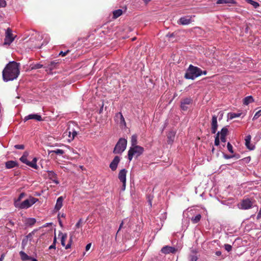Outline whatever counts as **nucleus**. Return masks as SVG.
Returning a JSON list of instances; mask_svg holds the SVG:
<instances>
[{
	"label": "nucleus",
	"mask_w": 261,
	"mask_h": 261,
	"mask_svg": "<svg viewBox=\"0 0 261 261\" xmlns=\"http://www.w3.org/2000/svg\"><path fill=\"white\" fill-rule=\"evenodd\" d=\"M20 64L15 61L10 62L3 71V78L5 82L13 81L18 76Z\"/></svg>",
	"instance_id": "obj_1"
},
{
	"label": "nucleus",
	"mask_w": 261,
	"mask_h": 261,
	"mask_svg": "<svg viewBox=\"0 0 261 261\" xmlns=\"http://www.w3.org/2000/svg\"><path fill=\"white\" fill-rule=\"evenodd\" d=\"M201 69L197 66L190 65L185 74V78L189 80H195L201 75Z\"/></svg>",
	"instance_id": "obj_2"
},
{
	"label": "nucleus",
	"mask_w": 261,
	"mask_h": 261,
	"mask_svg": "<svg viewBox=\"0 0 261 261\" xmlns=\"http://www.w3.org/2000/svg\"><path fill=\"white\" fill-rule=\"evenodd\" d=\"M144 151V148L138 145L131 146L128 151V160L129 162H130L134 156H136V158H138L143 153Z\"/></svg>",
	"instance_id": "obj_3"
},
{
	"label": "nucleus",
	"mask_w": 261,
	"mask_h": 261,
	"mask_svg": "<svg viewBox=\"0 0 261 261\" xmlns=\"http://www.w3.org/2000/svg\"><path fill=\"white\" fill-rule=\"evenodd\" d=\"M38 201V199L31 197L23 201L18 203V201L14 202V205L16 207L20 209H27L32 206Z\"/></svg>",
	"instance_id": "obj_4"
},
{
	"label": "nucleus",
	"mask_w": 261,
	"mask_h": 261,
	"mask_svg": "<svg viewBox=\"0 0 261 261\" xmlns=\"http://www.w3.org/2000/svg\"><path fill=\"white\" fill-rule=\"evenodd\" d=\"M127 140L124 138H120L116 143L114 150V154H121L126 149Z\"/></svg>",
	"instance_id": "obj_5"
},
{
	"label": "nucleus",
	"mask_w": 261,
	"mask_h": 261,
	"mask_svg": "<svg viewBox=\"0 0 261 261\" xmlns=\"http://www.w3.org/2000/svg\"><path fill=\"white\" fill-rule=\"evenodd\" d=\"M60 234L61 235V245L65 247V248L66 249H68L70 248L71 247L72 242V237H70L68 243L66 245H65V241H66V239L67 237V234L66 233H62L61 232V233H60L59 236Z\"/></svg>",
	"instance_id": "obj_6"
},
{
	"label": "nucleus",
	"mask_w": 261,
	"mask_h": 261,
	"mask_svg": "<svg viewBox=\"0 0 261 261\" xmlns=\"http://www.w3.org/2000/svg\"><path fill=\"white\" fill-rule=\"evenodd\" d=\"M115 121L122 126H126V122L122 114L118 112L115 114Z\"/></svg>",
	"instance_id": "obj_7"
},
{
	"label": "nucleus",
	"mask_w": 261,
	"mask_h": 261,
	"mask_svg": "<svg viewBox=\"0 0 261 261\" xmlns=\"http://www.w3.org/2000/svg\"><path fill=\"white\" fill-rule=\"evenodd\" d=\"M12 30L10 28H8L6 31L5 43L10 44L14 40Z\"/></svg>",
	"instance_id": "obj_8"
},
{
	"label": "nucleus",
	"mask_w": 261,
	"mask_h": 261,
	"mask_svg": "<svg viewBox=\"0 0 261 261\" xmlns=\"http://www.w3.org/2000/svg\"><path fill=\"white\" fill-rule=\"evenodd\" d=\"M177 250L178 248L175 247L165 246L162 248L161 252L164 254L174 253Z\"/></svg>",
	"instance_id": "obj_9"
},
{
	"label": "nucleus",
	"mask_w": 261,
	"mask_h": 261,
	"mask_svg": "<svg viewBox=\"0 0 261 261\" xmlns=\"http://www.w3.org/2000/svg\"><path fill=\"white\" fill-rule=\"evenodd\" d=\"M47 176L48 178L52 180V181L56 184V185H58L59 184V181L57 179V174L52 170H47Z\"/></svg>",
	"instance_id": "obj_10"
},
{
	"label": "nucleus",
	"mask_w": 261,
	"mask_h": 261,
	"mask_svg": "<svg viewBox=\"0 0 261 261\" xmlns=\"http://www.w3.org/2000/svg\"><path fill=\"white\" fill-rule=\"evenodd\" d=\"M252 203L249 199L243 200L241 203L240 208L243 210H247L251 208Z\"/></svg>",
	"instance_id": "obj_11"
},
{
	"label": "nucleus",
	"mask_w": 261,
	"mask_h": 261,
	"mask_svg": "<svg viewBox=\"0 0 261 261\" xmlns=\"http://www.w3.org/2000/svg\"><path fill=\"white\" fill-rule=\"evenodd\" d=\"M218 128L217 116L213 115L212 116L211 122V131L212 134H215Z\"/></svg>",
	"instance_id": "obj_12"
},
{
	"label": "nucleus",
	"mask_w": 261,
	"mask_h": 261,
	"mask_svg": "<svg viewBox=\"0 0 261 261\" xmlns=\"http://www.w3.org/2000/svg\"><path fill=\"white\" fill-rule=\"evenodd\" d=\"M120 158L118 156H115L110 164V168L112 171H115L117 168L118 165L120 162Z\"/></svg>",
	"instance_id": "obj_13"
},
{
	"label": "nucleus",
	"mask_w": 261,
	"mask_h": 261,
	"mask_svg": "<svg viewBox=\"0 0 261 261\" xmlns=\"http://www.w3.org/2000/svg\"><path fill=\"white\" fill-rule=\"evenodd\" d=\"M192 100L190 98H186L182 100L180 103V108L182 110L186 111L188 109L187 105L191 104Z\"/></svg>",
	"instance_id": "obj_14"
},
{
	"label": "nucleus",
	"mask_w": 261,
	"mask_h": 261,
	"mask_svg": "<svg viewBox=\"0 0 261 261\" xmlns=\"http://www.w3.org/2000/svg\"><path fill=\"white\" fill-rule=\"evenodd\" d=\"M30 119H35L38 121H41L42 120V117L41 115L37 114H30L28 116H26L24 118V121L25 122Z\"/></svg>",
	"instance_id": "obj_15"
},
{
	"label": "nucleus",
	"mask_w": 261,
	"mask_h": 261,
	"mask_svg": "<svg viewBox=\"0 0 261 261\" xmlns=\"http://www.w3.org/2000/svg\"><path fill=\"white\" fill-rule=\"evenodd\" d=\"M251 139V136L250 135L246 136L245 141V145L246 147L249 149L250 150H253L255 149V145L251 144L250 143Z\"/></svg>",
	"instance_id": "obj_16"
},
{
	"label": "nucleus",
	"mask_w": 261,
	"mask_h": 261,
	"mask_svg": "<svg viewBox=\"0 0 261 261\" xmlns=\"http://www.w3.org/2000/svg\"><path fill=\"white\" fill-rule=\"evenodd\" d=\"M127 171L125 169H121L118 173V179L121 182L126 181V173Z\"/></svg>",
	"instance_id": "obj_17"
},
{
	"label": "nucleus",
	"mask_w": 261,
	"mask_h": 261,
	"mask_svg": "<svg viewBox=\"0 0 261 261\" xmlns=\"http://www.w3.org/2000/svg\"><path fill=\"white\" fill-rule=\"evenodd\" d=\"M63 200L64 198L62 196H60L58 198L54 208L55 211H58L63 206Z\"/></svg>",
	"instance_id": "obj_18"
},
{
	"label": "nucleus",
	"mask_w": 261,
	"mask_h": 261,
	"mask_svg": "<svg viewBox=\"0 0 261 261\" xmlns=\"http://www.w3.org/2000/svg\"><path fill=\"white\" fill-rule=\"evenodd\" d=\"M58 63L55 61H51L47 65L45 66L44 68L47 72H50L54 69H55Z\"/></svg>",
	"instance_id": "obj_19"
},
{
	"label": "nucleus",
	"mask_w": 261,
	"mask_h": 261,
	"mask_svg": "<svg viewBox=\"0 0 261 261\" xmlns=\"http://www.w3.org/2000/svg\"><path fill=\"white\" fill-rule=\"evenodd\" d=\"M191 22V18L187 17H182L179 19V23L182 25H188Z\"/></svg>",
	"instance_id": "obj_20"
},
{
	"label": "nucleus",
	"mask_w": 261,
	"mask_h": 261,
	"mask_svg": "<svg viewBox=\"0 0 261 261\" xmlns=\"http://www.w3.org/2000/svg\"><path fill=\"white\" fill-rule=\"evenodd\" d=\"M37 158H34L33 160L31 162H29L28 164V166L35 169H38L39 167L37 165Z\"/></svg>",
	"instance_id": "obj_21"
},
{
	"label": "nucleus",
	"mask_w": 261,
	"mask_h": 261,
	"mask_svg": "<svg viewBox=\"0 0 261 261\" xmlns=\"http://www.w3.org/2000/svg\"><path fill=\"white\" fill-rule=\"evenodd\" d=\"M175 135V132L173 131L170 132L168 135H167V138H168V143L169 144H171L173 142L174 138Z\"/></svg>",
	"instance_id": "obj_22"
},
{
	"label": "nucleus",
	"mask_w": 261,
	"mask_h": 261,
	"mask_svg": "<svg viewBox=\"0 0 261 261\" xmlns=\"http://www.w3.org/2000/svg\"><path fill=\"white\" fill-rule=\"evenodd\" d=\"M17 165V163L15 161H9L6 163V167L7 169H11Z\"/></svg>",
	"instance_id": "obj_23"
},
{
	"label": "nucleus",
	"mask_w": 261,
	"mask_h": 261,
	"mask_svg": "<svg viewBox=\"0 0 261 261\" xmlns=\"http://www.w3.org/2000/svg\"><path fill=\"white\" fill-rule=\"evenodd\" d=\"M68 134H69V135H68V137H69L68 142H71L72 140H73L74 138L77 135V132L74 130H72V132L69 131Z\"/></svg>",
	"instance_id": "obj_24"
},
{
	"label": "nucleus",
	"mask_w": 261,
	"mask_h": 261,
	"mask_svg": "<svg viewBox=\"0 0 261 261\" xmlns=\"http://www.w3.org/2000/svg\"><path fill=\"white\" fill-rule=\"evenodd\" d=\"M28 155H29L28 152H27V151H25V152H24L23 153V155H22V156L20 158V161L22 163H24V164H26V165H28V163H29V161L27 160V157H28Z\"/></svg>",
	"instance_id": "obj_25"
},
{
	"label": "nucleus",
	"mask_w": 261,
	"mask_h": 261,
	"mask_svg": "<svg viewBox=\"0 0 261 261\" xmlns=\"http://www.w3.org/2000/svg\"><path fill=\"white\" fill-rule=\"evenodd\" d=\"M254 101V99L252 96H248L243 99V104L248 105L249 103Z\"/></svg>",
	"instance_id": "obj_26"
},
{
	"label": "nucleus",
	"mask_w": 261,
	"mask_h": 261,
	"mask_svg": "<svg viewBox=\"0 0 261 261\" xmlns=\"http://www.w3.org/2000/svg\"><path fill=\"white\" fill-rule=\"evenodd\" d=\"M201 215L200 214H197L196 216H193L191 218V221L193 223H197L201 219Z\"/></svg>",
	"instance_id": "obj_27"
},
{
	"label": "nucleus",
	"mask_w": 261,
	"mask_h": 261,
	"mask_svg": "<svg viewBox=\"0 0 261 261\" xmlns=\"http://www.w3.org/2000/svg\"><path fill=\"white\" fill-rule=\"evenodd\" d=\"M241 114L242 113H229L228 117L230 119H232L240 117Z\"/></svg>",
	"instance_id": "obj_28"
},
{
	"label": "nucleus",
	"mask_w": 261,
	"mask_h": 261,
	"mask_svg": "<svg viewBox=\"0 0 261 261\" xmlns=\"http://www.w3.org/2000/svg\"><path fill=\"white\" fill-rule=\"evenodd\" d=\"M236 2L234 0H217V4H235Z\"/></svg>",
	"instance_id": "obj_29"
},
{
	"label": "nucleus",
	"mask_w": 261,
	"mask_h": 261,
	"mask_svg": "<svg viewBox=\"0 0 261 261\" xmlns=\"http://www.w3.org/2000/svg\"><path fill=\"white\" fill-rule=\"evenodd\" d=\"M19 254L21 257V259L23 261L28 260L30 259V257L29 255H28L24 252H23L22 251H21L19 252Z\"/></svg>",
	"instance_id": "obj_30"
},
{
	"label": "nucleus",
	"mask_w": 261,
	"mask_h": 261,
	"mask_svg": "<svg viewBox=\"0 0 261 261\" xmlns=\"http://www.w3.org/2000/svg\"><path fill=\"white\" fill-rule=\"evenodd\" d=\"M36 220L34 218H29L26 221V224L28 226H32L35 224Z\"/></svg>",
	"instance_id": "obj_31"
},
{
	"label": "nucleus",
	"mask_w": 261,
	"mask_h": 261,
	"mask_svg": "<svg viewBox=\"0 0 261 261\" xmlns=\"http://www.w3.org/2000/svg\"><path fill=\"white\" fill-rule=\"evenodd\" d=\"M219 132V136L226 137L228 132V130L226 127H224L221 129V131Z\"/></svg>",
	"instance_id": "obj_32"
},
{
	"label": "nucleus",
	"mask_w": 261,
	"mask_h": 261,
	"mask_svg": "<svg viewBox=\"0 0 261 261\" xmlns=\"http://www.w3.org/2000/svg\"><path fill=\"white\" fill-rule=\"evenodd\" d=\"M122 14V10L121 9L116 10L113 11V17L115 18H118Z\"/></svg>",
	"instance_id": "obj_33"
},
{
	"label": "nucleus",
	"mask_w": 261,
	"mask_h": 261,
	"mask_svg": "<svg viewBox=\"0 0 261 261\" xmlns=\"http://www.w3.org/2000/svg\"><path fill=\"white\" fill-rule=\"evenodd\" d=\"M131 144L132 146H138L137 144V136L134 135L131 137Z\"/></svg>",
	"instance_id": "obj_34"
},
{
	"label": "nucleus",
	"mask_w": 261,
	"mask_h": 261,
	"mask_svg": "<svg viewBox=\"0 0 261 261\" xmlns=\"http://www.w3.org/2000/svg\"><path fill=\"white\" fill-rule=\"evenodd\" d=\"M214 144L215 146H220L219 132H218L215 136Z\"/></svg>",
	"instance_id": "obj_35"
},
{
	"label": "nucleus",
	"mask_w": 261,
	"mask_h": 261,
	"mask_svg": "<svg viewBox=\"0 0 261 261\" xmlns=\"http://www.w3.org/2000/svg\"><path fill=\"white\" fill-rule=\"evenodd\" d=\"M50 153L53 152L57 154L62 155L64 153V151L62 149H57L56 150H51L49 151Z\"/></svg>",
	"instance_id": "obj_36"
},
{
	"label": "nucleus",
	"mask_w": 261,
	"mask_h": 261,
	"mask_svg": "<svg viewBox=\"0 0 261 261\" xmlns=\"http://www.w3.org/2000/svg\"><path fill=\"white\" fill-rule=\"evenodd\" d=\"M44 66L42 64H41L40 63H37V64L32 65V69H38L41 68L42 67L44 68Z\"/></svg>",
	"instance_id": "obj_37"
},
{
	"label": "nucleus",
	"mask_w": 261,
	"mask_h": 261,
	"mask_svg": "<svg viewBox=\"0 0 261 261\" xmlns=\"http://www.w3.org/2000/svg\"><path fill=\"white\" fill-rule=\"evenodd\" d=\"M248 3L253 6L255 8H258L259 6V4L257 2L254 1L253 0H248Z\"/></svg>",
	"instance_id": "obj_38"
},
{
	"label": "nucleus",
	"mask_w": 261,
	"mask_h": 261,
	"mask_svg": "<svg viewBox=\"0 0 261 261\" xmlns=\"http://www.w3.org/2000/svg\"><path fill=\"white\" fill-rule=\"evenodd\" d=\"M197 256L195 254H190L189 256V261H197Z\"/></svg>",
	"instance_id": "obj_39"
},
{
	"label": "nucleus",
	"mask_w": 261,
	"mask_h": 261,
	"mask_svg": "<svg viewBox=\"0 0 261 261\" xmlns=\"http://www.w3.org/2000/svg\"><path fill=\"white\" fill-rule=\"evenodd\" d=\"M37 231V229H34L33 231H32L31 232L29 233L27 236V238L28 239H29L30 240H31L32 238H33V235L34 234L35 232Z\"/></svg>",
	"instance_id": "obj_40"
},
{
	"label": "nucleus",
	"mask_w": 261,
	"mask_h": 261,
	"mask_svg": "<svg viewBox=\"0 0 261 261\" xmlns=\"http://www.w3.org/2000/svg\"><path fill=\"white\" fill-rule=\"evenodd\" d=\"M261 116V110H259L255 114L254 116L253 117V120H255L257 119L258 117Z\"/></svg>",
	"instance_id": "obj_41"
},
{
	"label": "nucleus",
	"mask_w": 261,
	"mask_h": 261,
	"mask_svg": "<svg viewBox=\"0 0 261 261\" xmlns=\"http://www.w3.org/2000/svg\"><path fill=\"white\" fill-rule=\"evenodd\" d=\"M227 148L228 150L230 153H233V147H232V145L229 142L227 143Z\"/></svg>",
	"instance_id": "obj_42"
},
{
	"label": "nucleus",
	"mask_w": 261,
	"mask_h": 261,
	"mask_svg": "<svg viewBox=\"0 0 261 261\" xmlns=\"http://www.w3.org/2000/svg\"><path fill=\"white\" fill-rule=\"evenodd\" d=\"M224 248L227 251L229 252L232 249V246L229 244H225Z\"/></svg>",
	"instance_id": "obj_43"
},
{
	"label": "nucleus",
	"mask_w": 261,
	"mask_h": 261,
	"mask_svg": "<svg viewBox=\"0 0 261 261\" xmlns=\"http://www.w3.org/2000/svg\"><path fill=\"white\" fill-rule=\"evenodd\" d=\"M24 196V193H21L19 194L18 199L15 200V201H18V203H20L19 201L23 198V197Z\"/></svg>",
	"instance_id": "obj_44"
},
{
	"label": "nucleus",
	"mask_w": 261,
	"mask_h": 261,
	"mask_svg": "<svg viewBox=\"0 0 261 261\" xmlns=\"http://www.w3.org/2000/svg\"><path fill=\"white\" fill-rule=\"evenodd\" d=\"M14 147L17 149H23L24 146L22 144H17L14 146Z\"/></svg>",
	"instance_id": "obj_45"
},
{
	"label": "nucleus",
	"mask_w": 261,
	"mask_h": 261,
	"mask_svg": "<svg viewBox=\"0 0 261 261\" xmlns=\"http://www.w3.org/2000/svg\"><path fill=\"white\" fill-rule=\"evenodd\" d=\"M220 139L221 140V142L224 143L223 144H222V146L223 147H225V143L226 141V137L220 136Z\"/></svg>",
	"instance_id": "obj_46"
},
{
	"label": "nucleus",
	"mask_w": 261,
	"mask_h": 261,
	"mask_svg": "<svg viewBox=\"0 0 261 261\" xmlns=\"http://www.w3.org/2000/svg\"><path fill=\"white\" fill-rule=\"evenodd\" d=\"M69 52V50H67L65 51H61L59 54V56H61L62 57H64Z\"/></svg>",
	"instance_id": "obj_47"
},
{
	"label": "nucleus",
	"mask_w": 261,
	"mask_h": 261,
	"mask_svg": "<svg viewBox=\"0 0 261 261\" xmlns=\"http://www.w3.org/2000/svg\"><path fill=\"white\" fill-rule=\"evenodd\" d=\"M235 156V155H227L223 154V157L225 159H230Z\"/></svg>",
	"instance_id": "obj_48"
},
{
	"label": "nucleus",
	"mask_w": 261,
	"mask_h": 261,
	"mask_svg": "<svg viewBox=\"0 0 261 261\" xmlns=\"http://www.w3.org/2000/svg\"><path fill=\"white\" fill-rule=\"evenodd\" d=\"M6 6V2L5 0H0V8L5 7Z\"/></svg>",
	"instance_id": "obj_49"
},
{
	"label": "nucleus",
	"mask_w": 261,
	"mask_h": 261,
	"mask_svg": "<svg viewBox=\"0 0 261 261\" xmlns=\"http://www.w3.org/2000/svg\"><path fill=\"white\" fill-rule=\"evenodd\" d=\"M122 182V186L121 187V190L122 191H124L125 190L126 188V181H123Z\"/></svg>",
	"instance_id": "obj_50"
},
{
	"label": "nucleus",
	"mask_w": 261,
	"mask_h": 261,
	"mask_svg": "<svg viewBox=\"0 0 261 261\" xmlns=\"http://www.w3.org/2000/svg\"><path fill=\"white\" fill-rule=\"evenodd\" d=\"M58 222H59L60 226L61 227H63V225L62 222V221L61 220V218H60V214H59L58 215Z\"/></svg>",
	"instance_id": "obj_51"
},
{
	"label": "nucleus",
	"mask_w": 261,
	"mask_h": 261,
	"mask_svg": "<svg viewBox=\"0 0 261 261\" xmlns=\"http://www.w3.org/2000/svg\"><path fill=\"white\" fill-rule=\"evenodd\" d=\"M82 222V219H80L78 222L75 224V227L77 228H79L81 226V223Z\"/></svg>",
	"instance_id": "obj_52"
},
{
	"label": "nucleus",
	"mask_w": 261,
	"mask_h": 261,
	"mask_svg": "<svg viewBox=\"0 0 261 261\" xmlns=\"http://www.w3.org/2000/svg\"><path fill=\"white\" fill-rule=\"evenodd\" d=\"M91 247V243H89L86 246V248H85V249H86V251H88L90 248Z\"/></svg>",
	"instance_id": "obj_53"
},
{
	"label": "nucleus",
	"mask_w": 261,
	"mask_h": 261,
	"mask_svg": "<svg viewBox=\"0 0 261 261\" xmlns=\"http://www.w3.org/2000/svg\"><path fill=\"white\" fill-rule=\"evenodd\" d=\"M56 249V245L55 244V243H53V244L51 245L49 247V249Z\"/></svg>",
	"instance_id": "obj_54"
},
{
	"label": "nucleus",
	"mask_w": 261,
	"mask_h": 261,
	"mask_svg": "<svg viewBox=\"0 0 261 261\" xmlns=\"http://www.w3.org/2000/svg\"><path fill=\"white\" fill-rule=\"evenodd\" d=\"M123 221H122L121 223L120 224V226H119V229H118V230L117 233H118V232L120 230V229H121V228L123 226Z\"/></svg>",
	"instance_id": "obj_55"
},
{
	"label": "nucleus",
	"mask_w": 261,
	"mask_h": 261,
	"mask_svg": "<svg viewBox=\"0 0 261 261\" xmlns=\"http://www.w3.org/2000/svg\"><path fill=\"white\" fill-rule=\"evenodd\" d=\"M5 256V253H3L0 257V261H3Z\"/></svg>",
	"instance_id": "obj_56"
},
{
	"label": "nucleus",
	"mask_w": 261,
	"mask_h": 261,
	"mask_svg": "<svg viewBox=\"0 0 261 261\" xmlns=\"http://www.w3.org/2000/svg\"><path fill=\"white\" fill-rule=\"evenodd\" d=\"M173 36H174V35L173 33H168L167 35V37H168L169 38H171V37H173Z\"/></svg>",
	"instance_id": "obj_57"
},
{
	"label": "nucleus",
	"mask_w": 261,
	"mask_h": 261,
	"mask_svg": "<svg viewBox=\"0 0 261 261\" xmlns=\"http://www.w3.org/2000/svg\"><path fill=\"white\" fill-rule=\"evenodd\" d=\"M201 75L202 74L206 75V74H207V71H206V70L202 71V70H201Z\"/></svg>",
	"instance_id": "obj_58"
},
{
	"label": "nucleus",
	"mask_w": 261,
	"mask_h": 261,
	"mask_svg": "<svg viewBox=\"0 0 261 261\" xmlns=\"http://www.w3.org/2000/svg\"><path fill=\"white\" fill-rule=\"evenodd\" d=\"M244 160L245 161H246V162H249L250 161V157H247V158H244Z\"/></svg>",
	"instance_id": "obj_59"
},
{
	"label": "nucleus",
	"mask_w": 261,
	"mask_h": 261,
	"mask_svg": "<svg viewBox=\"0 0 261 261\" xmlns=\"http://www.w3.org/2000/svg\"><path fill=\"white\" fill-rule=\"evenodd\" d=\"M56 241H57V239H56V237L55 236L54 238V241H53V243H55V245L56 243Z\"/></svg>",
	"instance_id": "obj_60"
},
{
	"label": "nucleus",
	"mask_w": 261,
	"mask_h": 261,
	"mask_svg": "<svg viewBox=\"0 0 261 261\" xmlns=\"http://www.w3.org/2000/svg\"><path fill=\"white\" fill-rule=\"evenodd\" d=\"M145 3L147 4L151 0H143Z\"/></svg>",
	"instance_id": "obj_61"
},
{
	"label": "nucleus",
	"mask_w": 261,
	"mask_h": 261,
	"mask_svg": "<svg viewBox=\"0 0 261 261\" xmlns=\"http://www.w3.org/2000/svg\"><path fill=\"white\" fill-rule=\"evenodd\" d=\"M9 223H10L12 225H14V223L13 221H10Z\"/></svg>",
	"instance_id": "obj_62"
},
{
	"label": "nucleus",
	"mask_w": 261,
	"mask_h": 261,
	"mask_svg": "<svg viewBox=\"0 0 261 261\" xmlns=\"http://www.w3.org/2000/svg\"><path fill=\"white\" fill-rule=\"evenodd\" d=\"M60 217H61L62 218H65V215L64 214H62L60 215Z\"/></svg>",
	"instance_id": "obj_63"
},
{
	"label": "nucleus",
	"mask_w": 261,
	"mask_h": 261,
	"mask_svg": "<svg viewBox=\"0 0 261 261\" xmlns=\"http://www.w3.org/2000/svg\"><path fill=\"white\" fill-rule=\"evenodd\" d=\"M103 110V106L101 107L99 110V113H100Z\"/></svg>",
	"instance_id": "obj_64"
}]
</instances>
